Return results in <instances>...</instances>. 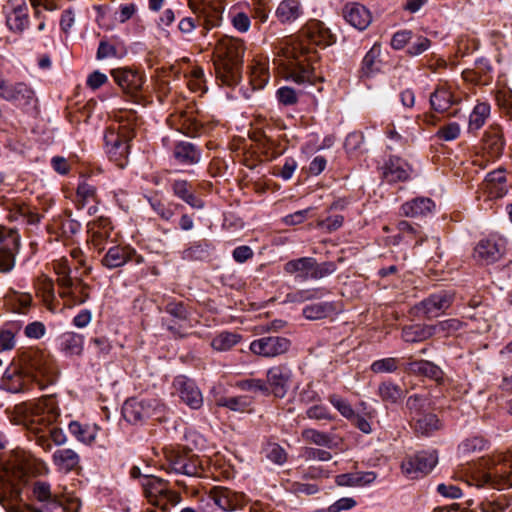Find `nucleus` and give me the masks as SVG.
<instances>
[{
    "label": "nucleus",
    "instance_id": "obj_1",
    "mask_svg": "<svg viewBox=\"0 0 512 512\" xmlns=\"http://www.w3.org/2000/svg\"><path fill=\"white\" fill-rule=\"evenodd\" d=\"M30 467L31 455L25 451L16 452L5 466L0 467V504L7 507L8 512H66L63 497L52 493L50 484L40 480L31 484L33 503L12 505L22 500Z\"/></svg>",
    "mask_w": 512,
    "mask_h": 512
},
{
    "label": "nucleus",
    "instance_id": "obj_2",
    "mask_svg": "<svg viewBox=\"0 0 512 512\" xmlns=\"http://www.w3.org/2000/svg\"><path fill=\"white\" fill-rule=\"evenodd\" d=\"M334 36L319 20L308 21L299 35L282 48L285 78L297 84H315L322 81L316 72L320 59L316 46H329Z\"/></svg>",
    "mask_w": 512,
    "mask_h": 512
},
{
    "label": "nucleus",
    "instance_id": "obj_3",
    "mask_svg": "<svg viewBox=\"0 0 512 512\" xmlns=\"http://www.w3.org/2000/svg\"><path fill=\"white\" fill-rule=\"evenodd\" d=\"M245 41L232 36L221 37L215 46L214 66L217 78L227 86L237 85L242 77Z\"/></svg>",
    "mask_w": 512,
    "mask_h": 512
},
{
    "label": "nucleus",
    "instance_id": "obj_4",
    "mask_svg": "<svg viewBox=\"0 0 512 512\" xmlns=\"http://www.w3.org/2000/svg\"><path fill=\"white\" fill-rule=\"evenodd\" d=\"M486 470L472 472L466 483L476 487H490L497 490L512 488V454H499L485 461Z\"/></svg>",
    "mask_w": 512,
    "mask_h": 512
},
{
    "label": "nucleus",
    "instance_id": "obj_5",
    "mask_svg": "<svg viewBox=\"0 0 512 512\" xmlns=\"http://www.w3.org/2000/svg\"><path fill=\"white\" fill-rule=\"evenodd\" d=\"M136 116L129 112L128 121L120 123L118 127L110 126L104 134L105 151L109 159L119 167L127 164L130 153V141L135 137Z\"/></svg>",
    "mask_w": 512,
    "mask_h": 512
},
{
    "label": "nucleus",
    "instance_id": "obj_6",
    "mask_svg": "<svg viewBox=\"0 0 512 512\" xmlns=\"http://www.w3.org/2000/svg\"><path fill=\"white\" fill-rule=\"evenodd\" d=\"M28 373L38 382L41 389L55 382L57 368L54 359L43 350H30L23 358Z\"/></svg>",
    "mask_w": 512,
    "mask_h": 512
},
{
    "label": "nucleus",
    "instance_id": "obj_7",
    "mask_svg": "<svg viewBox=\"0 0 512 512\" xmlns=\"http://www.w3.org/2000/svg\"><path fill=\"white\" fill-rule=\"evenodd\" d=\"M165 463L162 468L168 473L183 474L200 477L203 473L202 462L199 457L188 451L170 448L163 449Z\"/></svg>",
    "mask_w": 512,
    "mask_h": 512
},
{
    "label": "nucleus",
    "instance_id": "obj_8",
    "mask_svg": "<svg viewBox=\"0 0 512 512\" xmlns=\"http://www.w3.org/2000/svg\"><path fill=\"white\" fill-rule=\"evenodd\" d=\"M164 410V404L158 399L131 398L124 402L122 415L127 422L137 424L149 417L161 419Z\"/></svg>",
    "mask_w": 512,
    "mask_h": 512
},
{
    "label": "nucleus",
    "instance_id": "obj_9",
    "mask_svg": "<svg viewBox=\"0 0 512 512\" xmlns=\"http://www.w3.org/2000/svg\"><path fill=\"white\" fill-rule=\"evenodd\" d=\"M143 492L148 501L162 510L168 509V505L177 504L180 495L169 489V483L159 477L145 475L141 481Z\"/></svg>",
    "mask_w": 512,
    "mask_h": 512
},
{
    "label": "nucleus",
    "instance_id": "obj_10",
    "mask_svg": "<svg viewBox=\"0 0 512 512\" xmlns=\"http://www.w3.org/2000/svg\"><path fill=\"white\" fill-rule=\"evenodd\" d=\"M59 413L52 397H43L31 405L28 430L31 433L47 432L56 422Z\"/></svg>",
    "mask_w": 512,
    "mask_h": 512
},
{
    "label": "nucleus",
    "instance_id": "obj_11",
    "mask_svg": "<svg viewBox=\"0 0 512 512\" xmlns=\"http://www.w3.org/2000/svg\"><path fill=\"white\" fill-rule=\"evenodd\" d=\"M20 245V236L14 228L0 225V272H10L15 266V254Z\"/></svg>",
    "mask_w": 512,
    "mask_h": 512
},
{
    "label": "nucleus",
    "instance_id": "obj_12",
    "mask_svg": "<svg viewBox=\"0 0 512 512\" xmlns=\"http://www.w3.org/2000/svg\"><path fill=\"white\" fill-rule=\"evenodd\" d=\"M292 342L283 336H264L250 343V351L263 358H276L286 354L291 348Z\"/></svg>",
    "mask_w": 512,
    "mask_h": 512
},
{
    "label": "nucleus",
    "instance_id": "obj_13",
    "mask_svg": "<svg viewBox=\"0 0 512 512\" xmlns=\"http://www.w3.org/2000/svg\"><path fill=\"white\" fill-rule=\"evenodd\" d=\"M438 457L435 452H419L406 457L401 464L404 475L410 479H418L430 473L437 464Z\"/></svg>",
    "mask_w": 512,
    "mask_h": 512
},
{
    "label": "nucleus",
    "instance_id": "obj_14",
    "mask_svg": "<svg viewBox=\"0 0 512 512\" xmlns=\"http://www.w3.org/2000/svg\"><path fill=\"white\" fill-rule=\"evenodd\" d=\"M454 295L447 291H440L429 295L414 306L417 316L435 318L444 313L453 303Z\"/></svg>",
    "mask_w": 512,
    "mask_h": 512
},
{
    "label": "nucleus",
    "instance_id": "obj_15",
    "mask_svg": "<svg viewBox=\"0 0 512 512\" xmlns=\"http://www.w3.org/2000/svg\"><path fill=\"white\" fill-rule=\"evenodd\" d=\"M88 233L90 243L99 253L117 242V234L114 233L111 221L108 218L101 217L89 223Z\"/></svg>",
    "mask_w": 512,
    "mask_h": 512
},
{
    "label": "nucleus",
    "instance_id": "obj_16",
    "mask_svg": "<svg viewBox=\"0 0 512 512\" xmlns=\"http://www.w3.org/2000/svg\"><path fill=\"white\" fill-rule=\"evenodd\" d=\"M293 372L286 363L274 365L266 372V383L269 394L277 398H284L290 388Z\"/></svg>",
    "mask_w": 512,
    "mask_h": 512
},
{
    "label": "nucleus",
    "instance_id": "obj_17",
    "mask_svg": "<svg viewBox=\"0 0 512 512\" xmlns=\"http://www.w3.org/2000/svg\"><path fill=\"white\" fill-rule=\"evenodd\" d=\"M111 75L125 94L130 95L134 102L140 103V92L144 84L142 74L130 68H117L111 71Z\"/></svg>",
    "mask_w": 512,
    "mask_h": 512
},
{
    "label": "nucleus",
    "instance_id": "obj_18",
    "mask_svg": "<svg viewBox=\"0 0 512 512\" xmlns=\"http://www.w3.org/2000/svg\"><path fill=\"white\" fill-rule=\"evenodd\" d=\"M143 261L144 258L137 254L136 250L131 246L115 243L107 248L101 263L108 269H115L124 266L128 262L141 264Z\"/></svg>",
    "mask_w": 512,
    "mask_h": 512
},
{
    "label": "nucleus",
    "instance_id": "obj_19",
    "mask_svg": "<svg viewBox=\"0 0 512 512\" xmlns=\"http://www.w3.org/2000/svg\"><path fill=\"white\" fill-rule=\"evenodd\" d=\"M0 98L22 108L28 107L36 101L35 91L22 81L8 83L1 92Z\"/></svg>",
    "mask_w": 512,
    "mask_h": 512
},
{
    "label": "nucleus",
    "instance_id": "obj_20",
    "mask_svg": "<svg viewBox=\"0 0 512 512\" xmlns=\"http://www.w3.org/2000/svg\"><path fill=\"white\" fill-rule=\"evenodd\" d=\"M209 498L224 511L240 509L247 502L243 493L222 486L213 487L209 492Z\"/></svg>",
    "mask_w": 512,
    "mask_h": 512
},
{
    "label": "nucleus",
    "instance_id": "obj_21",
    "mask_svg": "<svg viewBox=\"0 0 512 512\" xmlns=\"http://www.w3.org/2000/svg\"><path fill=\"white\" fill-rule=\"evenodd\" d=\"M173 386L181 400L191 409H199L202 407L203 396L193 380L180 375L175 378Z\"/></svg>",
    "mask_w": 512,
    "mask_h": 512
},
{
    "label": "nucleus",
    "instance_id": "obj_22",
    "mask_svg": "<svg viewBox=\"0 0 512 512\" xmlns=\"http://www.w3.org/2000/svg\"><path fill=\"white\" fill-rule=\"evenodd\" d=\"M505 248L501 240L483 239L474 248V258L483 264H492L504 254Z\"/></svg>",
    "mask_w": 512,
    "mask_h": 512
},
{
    "label": "nucleus",
    "instance_id": "obj_23",
    "mask_svg": "<svg viewBox=\"0 0 512 512\" xmlns=\"http://www.w3.org/2000/svg\"><path fill=\"white\" fill-rule=\"evenodd\" d=\"M305 9L300 0H282L275 9V17L283 25H291L304 17Z\"/></svg>",
    "mask_w": 512,
    "mask_h": 512
},
{
    "label": "nucleus",
    "instance_id": "obj_24",
    "mask_svg": "<svg viewBox=\"0 0 512 512\" xmlns=\"http://www.w3.org/2000/svg\"><path fill=\"white\" fill-rule=\"evenodd\" d=\"M482 189L490 199H498L505 196L508 192L505 170L498 168L488 173L482 183Z\"/></svg>",
    "mask_w": 512,
    "mask_h": 512
},
{
    "label": "nucleus",
    "instance_id": "obj_25",
    "mask_svg": "<svg viewBox=\"0 0 512 512\" xmlns=\"http://www.w3.org/2000/svg\"><path fill=\"white\" fill-rule=\"evenodd\" d=\"M345 20L354 28L365 30L372 21L370 11L359 3H348L343 9Z\"/></svg>",
    "mask_w": 512,
    "mask_h": 512
},
{
    "label": "nucleus",
    "instance_id": "obj_26",
    "mask_svg": "<svg viewBox=\"0 0 512 512\" xmlns=\"http://www.w3.org/2000/svg\"><path fill=\"white\" fill-rule=\"evenodd\" d=\"M404 370L407 373L425 376L435 381L443 378V371L439 366L427 360H415L405 364Z\"/></svg>",
    "mask_w": 512,
    "mask_h": 512
},
{
    "label": "nucleus",
    "instance_id": "obj_27",
    "mask_svg": "<svg viewBox=\"0 0 512 512\" xmlns=\"http://www.w3.org/2000/svg\"><path fill=\"white\" fill-rule=\"evenodd\" d=\"M376 478L377 475L373 471H357L337 475L335 482L338 486L362 487L373 483Z\"/></svg>",
    "mask_w": 512,
    "mask_h": 512
},
{
    "label": "nucleus",
    "instance_id": "obj_28",
    "mask_svg": "<svg viewBox=\"0 0 512 512\" xmlns=\"http://www.w3.org/2000/svg\"><path fill=\"white\" fill-rule=\"evenodd\" d=\"M171 188L176 197L186 202L192 208L202 209L204 202L197 198L192 191V184L184 179H176L171 183Z\"/></svg>",
    "mask_w": 512,
    "mask_h": 512
},
{
    "label": "nucleus",
    "instance_id": "obj_29",
    "mask_svg": "<svg viewBox=\"0 0 512 512\" xmlns=\"http://www.w3.org/2000/svg\"><path fill=\"white\" fill-rule=\"evenodd\" d=\"M435 335V328L432 325L413 324L402 328L401 338L407 343L425 341Z\"/></svg>",
    "mask_w": 512,
    "mask_h": 512
},
{
    "label": "nucleus",
    "instance_id": "obj_30",
    "mask_svg": "<svg viewBox=\"0 0 512 512\" xmlns=\"http://www.w3.org/2000/svg\"><path fill=\"white\" fill-rule=\"evenodd\" d=\"M52 460L59 471L66 473L75 470L80 463L79 455L70 448L56 450L52 455Z\"/></svg>",
    "mask_w": 512,
    "mask_h": 512
},
{
    "label": "nucleus",
    "instance_id": "obj_31",
    "mask_svg": "<svg viewBox=\"0 0 512 512\" xmlns=\"http://www.w3.org/2000/svg\"><path fill=\"white\" fill-rule=\"evenodd\" d=\"M175 159L184 165H194L201 160V150L190 142H179L173 150Z\"/></svg>",
    "mask_w": 512,
    "mask_h": 512
},
{
    "label": "nucleus",
    "instance_id": "obj_32",
    "mask_svg": "<svg viewBox=\"0 0 512 512\" xmlns=\"http://www.w3.org/2000/svg\"><path fill=\"white\" fill-rule=\"evenodd\" d=\"M313 265L314 258L302 257L286 262L284 271L290 275H296V277L302 280H308L312 279Z\"/></svg>",
    "mask_w": 512,
    "mask_h": 512
},
{
    "label": "nucleus",
    "instance_id": "obj_33",
    "mask_svg": "<svg viewBox=\"0 0 512 512\" xmlns=\"http://www.w3.org/2000/svg\"><path fill=\"white\" fill-rule=\"evenodd\" d=\"M383 177L389 183L405 181L409 178L408 165L399 158H391L384 167Z\"/></svg>",
    "mask_w": 512,
    "mask_h": 512
},
{
    "label": "nucleus",
    "instance_id": "obj_34",
    "mask_svg": "<svg viewBox=\"0 0 512 512\" xmlns=\"http://www.w3.org/2000/svg\"><path fill=\"white\" fill-rule=\"evenodd\" d=\"M6 23L10 30L23 32L29 24L28 7L24 2L13 6L12 11L6 17Z\"/></svg>",
    "mask_w": 512,
    "mask_h": 512
},
{
    "label": "nucleus",
    "instance_id": "obj_35",
    "mask_svg": "<svg viewBox=\"0 0 512 512\" xmlns=\"http://www.w3.org/2000/svg\"><path fill=\"white\" fill-rule=\"evenodd\" d=\"M171 121L177 125V130L189 137H195L202 127L192 113L187 111L172 115Z\"/></svg>",
    "mask_w": 512,
    "mask_h": 512
},
{
    "label": "nucleus",
    "instance_id": "obj_36",
    "mask_svg": "<svg viewBox=\"0 0 512 512\" xmlns=\"http://www.w3.org/2000/svg\"><path fill=\"white\" fill-rule=\"evenodd\" d=\"M435 204L430 198L420 197L404 203L401 212L407 217L426 216L432 212Z\"/></svg>",
    "mask_w": 512,
    "mask_h": 512
},
{
    "label": "nucleus",
    "instance_id": "obj_37",
    "mask_svg": "<svg viewBox=\"0 0 512 512\" xmlns=\"http://www.w3.org/2000/svg\"><path fill=\"white\" fill-rule=\"evenodd\" d=\"M483 143L485 148L488 149L491 154H500L504 147V140L500 126H489L484 133Z\"/></svg>",
    "mask_w": 512,
    "mask_h": 512
},
{
    "label": "nucleus",
    "instance_id": "obj_38",
    "mask_svg": "<svg viewBox=\"0 0 512 512\" xmlns=\"http://www.w3.org/2000/svg\"><path fill=\"white\" fill-rule=\"evenodd\" d=\"M454 103L452 92L446 86H439L430 96V104L433 110L445 112Z\"/></svg>",
    "mask_w": 512,
    "mask_h": 512
},
{
    "label": "nucleus",
    "instance_id": "obj_39",
    "mask_svg": "<svg viewBox=\"0 0 512 512\" xmlns=\"http://www.w3.org/2000/svg\"><path fill=\"white\" fill-rule=\"evenodd\" d=\"M411 422L414 423V429L417 433L428 435L440 429L441 423L436 414L422 413Z\"/></svg>",
    "mask_w": 512,
    "mask_h": 512
},
{
    "label": "nucleus",
    "instance_id": "obj_40",
    "mask_svg": "<svg viewBox=\"0 0 512 512\" xmlns=\"http://www.w3.org/2000/svg\"><path fill=\"white\" fill-rule=\"evenodd\" d=\"M405 394L406 390L391 381L382 382L378 386V396L386 403L395 404L404 398Z\"/></svg>",
    "mask_w": 512,
    "mask_h": 512
},
{
    "label": "nucleus",
    "instance_id": "obj_41",
    "mask_svg": "<svg viewBox=\"0 0 512 512\" xmlns=\"http://www.w3.org/2000/svg\"><path fill=\"white\" fill-rule=\"evenodd\" d=\"M301 436L305 442L325 447L327 449H332L336 446L333 441V437L330 434L313 428L304 429Z\"/></svg>",
    "mask_w": 512,
    "mask_h": 512
},
{
    "label": "nucleus",
    "instance_id": "obj_42",
    "mask_svg": "<svg viewBox=\"0 0 512 512\" xmlns=\"http://www.w3.org/2000/svg\"><path fill=\"white\" fill-rule=\"evenodd\" d=\"M335 309L331 302L314 303L304 307L303 316L308 320H320L332 315Z\"/></svg>",
    "mask_w": 512,
    "mask_h": 512
},
{
    "label": "nucleus",
    "instance_id": "obj_43",
    "mask_svg": "<svg viewBox=\"0 0 512 512\" xmlns=\"http://www.w3.org/2000/svg\"><path fill=\"white\" fill-rule=\"evenodd\" d=\"M490 115V105L488 103H478L469 117L468 131L476 132L483 127Z\"/></svg>",
    "mask_w": 512,
    "mask_h": 512
},
{
    "label": "nucleus",
    "instance_id": "obj_44",
    "mask_svg": "<svg viewBox=\"0 0 512 512\" xmlns=\"http://www.w3.org/2000/svg\"><path fill=\"white\" fill-rule=\"evenodd\" d=\"M252 404V398L247 395L235 396V397H220L216 401V405L219 407H226L231 411L235 412H246L249 411V407Z\"/></svg>",
    "mask_w": 512,
    "mask_h": 512
},
{
    "label": "nucleus",
    "instance_id": "obj_45",
    "mask_svg": "<svg viewBox=\"0 0 512 512\" xmlns=\"http://www.w3.org/2000/svg\"><path fill=\"white\" fill-rule=\"evenodd\" d=\"M269 70L264 63L255 62L250 67V84L253 90H259L265 87L269 81Z\"/></svg>",
    "mask_w": 512,
    "mask_h": 512
},
{
    "label": "nucleus",
    "instance_id": "obj_46",
    "mask_svg": "<svg viewBox=\"0 0 512 512\" xmlns=\"http://www.w3.org/2000/svg\"><path fill=\"white\" fill-rule=\"evenodd\" d=\"M250 18L252 17L256 23L255 27L261 31L262 24L266 23L270 16V7L267 0H252L250 8Z\"/></svg>",
    "mask_w": 512,
    "mask_h": 512
},
{
    "label": "nucleus",
    "instance_id": "obj_47",
    "mask_svg": "<svg viewBox=\"0 0 512 512\" xmlns=\"http://www.w3.org/2000/svg\"><path fill=\"white\" fill-rule=\"evenodd\" d=\"M69 432L84 444H91L96 438V427L82 425L78 421L70 422Z\"/></svg>",
    "mask_w": 512,
    "mask_h": 512
},
{
    "label": "nucleus",
    "instance_id": "obj_48",
    "mask_svg": "<svg viewBox=\"0 0 512 512\" xmlns=\"http://www.w3.org/2000/svg\"><path fill=\"white\" fill-rule=\"evenodd\" d=\"M61 347L70 355H80L83 351V337L74 332L64 333L61 337Z\"/></svg>",
    "mask_w": 512,
    "mask_h": 512
},
{
    "label": "nucleus",
    "instance_id": "obj_49",
    "mask_svg": "<svg viewBox=\"0 0 512 512\" xmlns=\"http://www.w3.org/2000/svg\"><path fill=\"white\" fill-rule=\"evenodd\" d=\"M76 201L78 208H83L91 202H97L96 187L86 181L80 182L76 191Z\"/></svg>",
    "mask_w": 512,
    "mask_h": 512
},
{
    "label": "nucleus",
    "instance_id": "obj_50",
    "mask_svg": "<svg viewBox=\"0 0 512 512\" xmlns=\"http://www.w3.org/2000/svg\"><path fill=\"white\" fill-rule=\"evenodd\" d=\"M429 404V399L426 395L414 394L408 397L405 407L411 420L420 416L424 412L425 407Z\"/></svg>",
    "mask_w": 512,
    "mask_h": 512
},
{
    "label": "nucleus",
    "instance_id": "obj_51",
    "mask_svg": "<svg viewBox=\"0 0 512 512\" xmlns=\"http://www.w3.org/2000/svg\"><path fill=\"white\" fill-rule=\"evenodd\" d=\"M9 301L14 312L25 314L32 304V296L29 293L11 290L9 292Z\"/></svg>",
    "mask_w": 512,
    "mask_h": 512
},
{
    "label": "nucleus",
    "instance_id": "obj_52",
    "mask_svg": "<svg viewBox=\"0 0 512 512\" xmlns=\"http://www.w3.org/2000/svg\"><path fill=\"white\" fill-rule=\"evenodd\" d=\"M209 244L205 241L192 243L182 252V258L185 260H203L208 257Z\"/></svg>",
    "mask_w": 512,
    "mask_h": 512
},
{
    "label": "nucleus",
    "instance_id": "obj_53",
    "mask_svg": "<svg viewBox=\"0 0 512 512\" xmlns=\"http://www.w3.org/2000/svg\"><path fill=\"white\" fill-rule=\"evenodd\" d=\"M240 339L241 337L235 333L223 332L212 340L211 346L217 351H227L235 346Z\"/></svg>",
    "mask_w": 512,
    "mask_h": 512
},
{
    "label": "nucleus",
    "instance_id": "obj_54",
    "mask_svg": "<svg viewBox=\"0 0 512 512\" xmlns=\"http://www.w3.org/2000/svg\"><path fill=\"white\" fill-rule=\"evenodd\" d=\"M264 453L268 460L277 465H283L288 458L285 449L277 443H268L264 447Z\"/></svg>",
    "mask_w": 512,
    "mask_h": 512
},
{
    "label": "nucleus",
    "instance_id": "obj_55",
    "mask_svg": "<svg viewBox=\"0 0 512 512\" xmlns=\"http://www.w3.org/2000/svg\"><path fill=\"white\" fill-rule=\"evenodd\" d=\"M320 289H301L290 292L286 295L285 303H303L308 300H312L318 297Z\"/></svg>",
    "mask_w": 512,
    "mask_h": 512
},
{
    "label": "nucleus",
    "instance_id": "obj_56",
    "mask_svg": "<svg viewBox=\"0 0 512 512\" xmlns=\"http://www.w3.org/2000/svg\"><path fill=\"white\" fill-rule=\"evenodd\" d=\"M378 56V51L373 47L370 49L363 58L360 76L363 78L371 77L378 68L376 67V58Z\"/></svg>",
    "mask_w": 512,
    "mask_h": 512
},
{
    "label": "nucleus",
    "instance_id": "obj_57",
    "mask_svg": "<svg viewBox=\"0 0 512 512\" xmlns=\"http://www.w3.org/2000/svg\"><path fill=\"white\" fill-rule=\"evenodd\" d=\"M54 270L58 275L57 282L62 288H71L73 286L72 278L70 277V267L67 260H60L54 264Z\"/></svg>",
    "mask_w": 512,
    "mask_h": 512
},
{
    "label": "nucleus",
    "instance_id": "obj_58",
    "mask_svg": "<svg viewBox=\"0 0 512 512\" xmlns=\"http://www.w3.org/2000/svg\"><path fill=\"white\" fill-rule=\"evenodd\" d=\"M486 446V441L478 436L465 439L459 445V451L463 456H469L472 453L482 451Z\"/></svg>",
    "mask_w": 512,
    "mask_h": 512
},
{
    "label": "nucleus",
    "instance_id": "obj_59",
    "mask_svg": "<svg viewBox=\"0 0 512 512\" xmlns=\"http://www.w3.org/2000/svg\"><path fill=\"white\" fill-rule=\"evenodd\" d=\"M232 27L240 33H246L251 27L250 15L243 11H234L230 19Z\"/></svg>",
    "mask_w": 512,
    "mask_h": 512
},
{
    "label": "nucleus",
    "instance_id": "obj_60",
    "mask_svg": "<svg viewBox=\"0 0 512 512\" xmlns=\"http://www.w3.org/2000/svg\"><path fill=\"white\" fill-rule=\"evenodd\" d=\"M329 402L340 412V414L346 419H352L354 417V410L350 403L344 398L336 394H331L328 397Z\"/></svg>",
    "mask_w": 512,
    "mask_h": 512
},
{
    "label": "nucleus",
    "instance_id": "obj_61",
    "mask_svg": "<svg viewBox=\"0 0 512 512\" xmlns=\"http://www.w3.org/2000/svg\"><path fill=\"white\" fill-rule=\"evenodd\" d=\"M38 295L42 298L48 309L51 310V302L55 298L54 283L48 278H44L38 286Z\"/></svg>",
    "mask_w": 512,
    "mask_h": 512
},
{
    "label": "nucleus",
    "instance_id": "obj_62",
    "mask_svg": "<svg viewBox=\"0 0 512 512\" xmlns=\"http://www.w3.org/2000/svg\"><path fill=\"white\" fill-rule=\"evenodd\" d=\"M165 311L179 321H186L189 317V312L181 301H169L165 306Z\"/></svg>",
    "mask_w": 512,
    "mask_h": 512
},
{
    "label": "nucleus",
    "instance_id": "obj_63",
    "mask_svg": "<svg viewBox=\"0 0 512 512\" xmlns=\"http://www.w3.org/2000/svg\"><path fill=\"white\" fill-rule=\"evenodd\" d=\"M337 269V266L334 262H322L317 263V261L314 259V265L312 270V279H321L326 276H329L333 274Z\"/></svg>",
    "mask_w": 512,
    "mask_h": 512
},
{
    "label": "nucleus",
    "instance_id": "obj_64",
    "mask_svg": "<svg viewBox=\"0 0 512 512\" xmlns=\"http://www.w3.org/2000/svg\"><path fill=\"white\" fill-rule=\"evenodd\" d=\"M460 126L456 122H451L447 125L442 126L437 131V137L444 141H452L459 137L460 135Z\"/></svg>",
    "mask_w": 512,
    "mask_h": 512
}]
</instances>
